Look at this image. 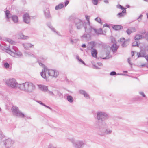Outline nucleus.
I'll list each match as a JSON object with an SVG mask.
<instances>
[{"label":"nucleus","mask_w":148,"mask_h":148,"mask_svg":"<svg viewBox=\"0 0 148 148\" xmlns=\"http://www.w3.org/2000/svg\"><path fill=\"white\" fill-rule=\"evenodd\" d=\"M94 117L96 121L94 123V126L96 128L98 127L97 124H99V127L107 124L106 121L109 118V114L105 111L99 110L94 115Z\"/></svg>","instance_id":"obj_1"},{"label":"nucleus","mask_w":148,"mask_h":148,"mask_svg":"<svg viewBox=\"0 0 148 148\" xmlns=\"http://www.w3.org/2000/svg\"><path fill=\"white\" fill-rule=\"evenodd\" d=\"M99 124H97V126H99ZM108 124H107L103 125L97 127L95 128L98 129V133L99 135L103 136L106 135L111 134L112 132L111 130L108 129Z\"/></svg>","instance_id":"obj_2"},{"label":"nucleus","mask_w":148,"mask_h":148,"mask_svg":"<svg viewBox=\"0 0 148 148\" xmlns=\"http://www.w3.org/2000/svg\"><path fill=\"white\" fill-rule=\"evenodd\" d=\"M4 51L14 57H19L22 55V53L18 51V48L14 46H13L11 49L6 47L4 49Z\"/></svg>","instance_id":"obj_3"},{"label":"nucleus","mask_w":148,"mask_h":148,"mask_svg":"<svg viewBox=\"0 0 148 148\" xmlns=\"http://www.w3.org/2000/svg\"><path fill=\"white\" fill-rule=\"evenodd\" d=\"M35 88V86L32 83L27 82L21 84L20 90L29 92H32Z\"/></svg>","instance_id":"obj_4"},{"label":"nucleus","mask_w":148,"mask_h":148,"mask_svg":"<svg viewBox=\"0 0 148 148\" xmlns=\"http://www.w3.org/2000/svg\"><path fill=\"white\" fill-rule=\"evenodd\" d=\"M74 23L77 29H81L83 27H84L85 32H90V29H88L86 25L84 24V21L78 18H76L74 20Z\"/></svg>","instance_id":"obj_5"},{"label":"nucleus","mask_w":148,"mask_h":148,"mask_svg":"<svg viewBox=\"0 0 148 148\" xmlns=\"http://www.w3.org/2000/svg\"><path fill=\"white\" fill-rule=\"evenodd\" d=\"M5 82L6 85L12 88H18L20 89L21 84H18L14 78H10L5 80Z\"/></svg>","instance_id":"obj_6"},{"label":"nucleus","mask_w":148,"mask_h":148,"mask_svg":"<svg viewBox=\"0 0 148 148\" xmlns=\"http://www.w3.org/2000/svg\"><path fill=\"white\" fill-rule=\"evenodd\" d=\"M1 143L5 148H13L12 146L14 142L11 138H9L3 140Z\"/></svg>","instance_id":"obj_7"},{"label":"nucleus","mask_w":148,"mask_h":148,"mask_svg":"<svg viewBox=\"0 0 148 148\" xmlns=\"http://www.w3.org/2000/svg\"><path fill=\"white\" fill-rule=\"evenodd\" d=\"M73 146L75 148H83L85 144L82 140H75L74 139L71 140Z\"/></svg>","instance_id":"obj_8"},{"label":"nucleus","mask_w":148,"mask_h":148,"mask_svg":"<svg viewBox=\"0 0 148 148\" xmlns=\"http://www.w3.org/2000/svg\"><path fill=\"white\" fill-rule=\"evenodd\" d=\"M11 110L16 116L21 118H24L25 117L24 114L19 111L18 107L13 106L12 107Z\"/></svg>","instance_id":"obj_9"},{"label":"nucleus","mask_w":148,"mask_h":148,"mask_svg":"<svg viewBox=\"0 0 148 148\" xmlns=\"http://www.w3.org/2000/svg\"><path fill=\"white\" fill-rule=\"evenodd\" d=\"M49 71V69H48L47 67L45 66L44 69H42L40 73L41 77L47 81L48 77V71Z\"/></svg>","instance_id":"obj_10"},{"label":"nucleus","mask_w":148,"mask_h":148,"mask_svg":"<svg viewBox=\"0 0 148 148\" xmlns=\"http://www.w3.org/2000/svg\"><path fill=\"white\" fill-rule=\"evenodd\" d=\"M92 31V29L90 32H86L87 34H84L82 36H81V38L82 40H85L89 41L91 39V34Z\"/></svg>","instance_id":"obj_11"},{"label":"nucleus","mask_w":148,"mask_h":148,"mask_svg":"<svg viewBox=\"0 0 148 148\" xmlns=\"http://www.w3.org/2000/svg\"><path fill=\"white\" fill-rule=\"evenodd\" d=\"M48 72V77L51 76L56 77L59 75V72L56 70L49 69V71Z\"/></svg>","instance_id":"obj_12"},{"label":"nucleus","mask_w":148,"mask_h":148,"mask_svg":"<svg viewBox=\"0 0 148 148\" xmlns=\"http://www.w3.org/2000/svg\"><path fill=\"white\" fill-rule=\"evenodd\" d=\"M23 22L27 23L29 24L30 22V17L28 14L26 13L24 14L23 16Z\"/></svg>","instance_id":"obj_13"},{"label":"nucleus","mask_w":148,"mask_h":148,"mask_svg":"<svg viewBox=\"0 0 148 148\" xmlns=\"http://www.w3.org/2000/svg\"><path fill=\"white\" fill-rule=\"evenodd\" d=\"M85 17L88 22H86L84 21V24H85V25H86L88 29H90V32L91 29H92V27L90 25V22L89 21L90 16L87 15H85Z\"/></svg>","instance_id":"obj_14"},{"label":"nucleus","mask_w":148,"mask_h":148,"mask_svg":"<svg viewBox=\"0 0 148 148\" xmlns=\"http://www.w3.org/2000/svg\"><path fill=\"white\" fill-rule=\"evenodd\" d=\"M22 45L26 50H28L29 48H33L34 45L30 43H23Z\"/></svg>","instance_id":"obj_15"},{"label":"nucleus","mask_w":148,"mask_h":148,"mask_svg":"<svg viewBox=\"0 0 148 148\" xmlns=\"http://www.w3.org/2000/svg\"><path fill=\"white\" fill-rule=\"evenodd\" d=\"M39 88L42 91L44 92H46L48 91V86L40 84L38 85Z\"/></svg>","instance_id":"obj_16"},{"label":"nucleus","mask_w":148,"mask_h":148,"mask_svg":"<svg viewBox=\"0 0 148 148\" xmlns=\"http://www.w3.org/2000/svg\"><path fill=\"white\" fill-rule=\"evenodd\" d=\"M146 55V52L145 50H141L140 52L137 53L138 58L144 57L145 55Z\"/></svg>","instance_id":"obj_17"},{"label":"nucleus","mask_w":148,"mask_h":148,"mask_svg":"<svg viewBox=\"0 0 148 148\" xmlns=\"http://www.w3.org/2000/svg\"><path fill=\"white\" fill-rule=\"evenodd\" d=\"M47 59V58H43L42 56H40L39 58L38 59V62L39 65L43 68V69H44V67H46L45 65L43 64L40 62L41 60V59L42 60L44 61Z\"/></svg>","instance_id":"obj_18"},{"label":"nucleus","mask_w":148,"mask_h":148,"mask_svg":"<svg viewBox=\"0 0 148 148\" xmlns=\"http://www.w3.org/2000/svg\"><path fill=\"white\" fill-rule=\"evenodd\" d=\"M112 28L116 31L121 30L123 28V27L120 25H113L112 26Z\"/></svg>","instance_id":"obj_19"},{"label":"nucleus","mask_w":148,"mask_h":148,"mask_svg":"<svg viewBox=\"0 0 148 148\" xmlns=\"http://www.w3.org/2000/svg\"><path fill=\"white\" fill-rule=\"evenodd\" d=\"M79 92L80 94L84 95V97L87 99H90L89 95L86 93L85 91L83 90H79Z\"/></svg>","instance_id":"obj_20"},{"label":"nucleus","mask_w":148,"mask_h":148,"mask_svg":"<svg viewBox=\"0 0 148 148\" xmlns=\"http://www.w3.org/2000/svg\"><path fill=\"white\" fill-rule=\"evenodd\" d=\"M118 48L119 46L116 44H113L112 45L110 49L113 53H114L117 51Z\"/></svg>","instance_id":"obj_21"},{"label":"nucleus","mask_w":148,"mask_h":148,"mask_svg":"<svg viewBox=\"0 0 148 148\" xmlns=\"http://www.w3.org/2000/svg\"><path fill=\"white\" fill-rule=\"evenodd\" d=\"M18 39H27L28 38V37L27 36L24 35L22 33H20L18 34L17 36Z\"/></svg>","instance_id":"obj_22"},{"label":"nucleus","mask_w":148,"mask_h":148,"mask_svg":"<svg viewBox=\"0 0 148 148\" xmlns=\"http://www.w3.org/2000/svg\"><path fill=\"white\" fill-rule=\"evenodd\" d=\"M126 14V10H122L121 12L117 14V16L118 18H121L124 16L125 14Z\"/></svg>","instance_id":"obj_23"},{"label":"nucleus","mask_w":148,"mask_h":148,"mask_svg":"<svg viewBox=\"0 0 148 148\" xmlns=\"http://www.w3.org/2000/svg\"><path fill=\"white\" fill-rule=\"evenodd\" d=\"M91 55L93 57L97 58L98 52L97 50L95 49H91Z\"/></svg>","instance_id":"obj_24"},{"label":"nucleus","mask_w":148,"mask_h":148,"mask_svg":"<svg viewBox=\"0 0 148 148\" xmlns=\"http://www.w3.org/2000/svg\"><path fill=\"white\" fill-rule=\"evenodd\" d=\"M44 13L45 16L47 18H49L51 17L50 12L48 9H47L44 11Z\"/></svg>","instance_id":"obj_25"},{"label":"nucleus","mask_w":148,"mask_h":148,"mask_svg":"<svg viewBox=\"0 0 148 148\" xmlns=\"http://www.w3.org/2000/svg\"><path fill=\"white\" fill-rule=\"evenodd\" d=\"M92 29H93L95 33L97 35L101 34L103 33V30L101 28H100L99 29L97 30L96 29L92 27Z\"/></svg>","instance_id":"obj_26"},{"label":"nucleus","mask_w":148,"mask_h":148,"mask_svg":"<svg viewBox=\"0 0 148 148\" xmlns=\"http://www.w3.org/2000/svg\"><path fill=\"white\" fill-rule=\"evenodd\" d=\"M54 91L56 92V96H57L59 99H62L63 98V95L60 92L57 90H55Z\"/></svg>","instance_id":"obj_27"},{"label":"nucleus","mask_w":148,"mask_h":148,"mask_svg":"<svg viewBox=\"0 0 148 148\" xmlns=\"http://www.w3.org/2000/svg\"><path fill=\"white\" fill-rule=\"evenodd\" d=\"M6 18L8 20H9L11 17V14L9 10H7L5 11Z\"/></svg>","instance_id":"obj_28"},{"label":"nucleus","mask_w":148,"mask_h":148,"mask_svg":"<svg viewBox=\"0 0 148 148\" xmlns=\"http://www.w3.org/2000/svg\"><path fill=\"white\" fill-rule=\"evenodd\" d=\"M67 99L68 101L71 103H72L73 102V99L72 96L70 95H68L67 96L66 98Z\"/></svg>","instance_id":"obj_29"},{"label":"nucleus","mask_w":148,"mask_h":148,"mask_svg":"<svg viewBox=\"0 0 148 148\" xmlns=\"http://www.w3.org/2000/svg\"><path fill=\"white\" fill-rule=\"evenodd\" d=\"M12 19L14 23H16L18 21V18L16 15L12 16Z\"/></svg>","instance_id":"obj_30"},{"label":"nucleus","mask_w":148,"mask_h":148,"mask_svg":"<svg viewBox=\"0 0 148 148\" xmlns=\"http://www.w3.org/2000/svg\"><path fill=\"white\" fill-rule=\"evenodd\" d=\"M63 7V3H60L56 6L55 9L56 10H58L62 8Z\"/></svg>","instance_id":"obj_31"},{"label":"nucleus","mask_w":148,"mask_h":148,"mask_svg":"<svg viewBox=\"0 0 148 148\" xmlns=\"http://www.w3.org/2000/svg\"><path fill=\"white\" fill-rule=\"evenodd\" d=\"M24 54L26 56H32L33 57L34 56V55L33 54L29 52L25 51L24 52Z\"/></svg>","instance_id":"obj_32"},{"label":"nucleus","mask_w":148,"mask_h":148,"mask_svg":"<svg viewBox=\"0 0 148 148\" xmlns=\"http://www.w3.org/2000/svg\"><path fill=\"white\" fill-rule=\"evenodd\" d=\"M142 38V35L140 34H137L136 35L134 38L135 40H139L141 39Z\"/></svg>","instance_id":"obj_33"},{"label":"nucleus","mask_w":148,"mask_h":148,"mask_svg":"<svg viewBox=\"0 0 148 148\" xmlns=\"http://www.w3.org/2000/svg\"><path fill=\"white\" fill-rule=\"evenodd\" d=\"M89 43L91 45V46L90 47V49H94V47H95L96 45L95 44V42L94 41H92L90 42Z\"/></svg>","instance_id":"obj_34"},{"label":"nucleus","mask_w":148,"mask_h":148,"mask_svg":"<svg viewBox=\"0 0 148 148\" xmlns=\"http://www.w3.org/2000/svg\"><path fill=\"white\" fill-rule=\"evenodd\" d=\"M135 101H140L141 99V98L138 96H137L134 98Z\"/></svg>","instance_id":"obj_35"},{"label":"nucleus","mask_w":148,"mask_h":148,"mask_svg":"<svg viewBox=\"0 0 148 148\" xmlns=\"http://www.w3.org/2000/svg\"><path fill=\"white\" fill-rule=\"evenodd\" d=\"M139 45L138 44V42L136 41H134L132 44V47L139 46Z\"/></svg>","instance_id":"obj_36"},{"label":"nucleus","mask_w":148,"mask_h":148,"mask_svg":"<svg viewBox=\"0 0 148 148\" xmlns=\"http://www.w3.org/2000/svg\"><path fill=\"white\" fill-rule=\"evenodd\" d=\"M76 58L77 60H78L80 62H81L82 64L85 65L86 64L84 62L81 58H80L79 57L77 56L76 57Z\"/></svg>","instance_id":"obj_37"},{"label":"nucleus","mask_w":148,"mask_h":148,"mask_svg":"<svg viewBox=\"0 0 148 148\" xmlns=\"http://www.w3.org/2000/svg\"><path fill=\"white\" fill-rule=\"evenodd\" d=\"M117 8L121 9L122 10H125L126 8H124L123 6H122L121 5L119 4L117 5Z\"/></svg>","instance_id":"obj_38"},{"label":"nucleus","mask_w":148,"mask_h":148,"mask_svg":"<svg viewBox=\"0 0 148 148\" xmlns=\"http://www.w3.org/2000/svg\"><path fill=\"white\" fill-rule=\"evenodd\" d=\"M95 20L98 23H100L101 24H102V22L101 21V19L97 17L95 18Z\"/></svg>","instance_id":"obj_39"},{"label":"nucleus","mask_w":148,"mask_h":148,"mask_svg":"<svg viewBox=\"0 0 148 148\" xmlns=\"http://www.w3.org/2000/svg\"><path fill=\"white\" fill-rule=\"evenodd\" d=\"M4 66L5 68L8 69L9 67L10 64L8 62H5L4 64Z\"/></svg>","instance_id":"obj_40"},{"label":"nucleus","mask_w":148,"mask_h":148,"mask_svg":"<svg viewBox=\"0 0 148 148\" xmlns=\"http://www.w3.org/2000/svg\"><path fill=\"white\" fill-rule=\"evenodd\" d=\"M110 53V52L109 51H108L106 52V55L107 56L106 57H105L103 58V59H107L109 58V57H108V56L109 55V54Z\"/></svg>","instance_id":"obj_41"},{"label":"nucleus","mask_w":148,"mask_h":148,"mask_svg":"<svg viewBox=\"0 0 148 148\" xmlns=\"http://www.w3.org/2000/svg\"><path fill=\"white\" fill-rule=\"evenodd\" d=\"M139 93L140 95H141L142 97L145 98V99H147V97L146 96V95L144 94V93L143 92H139Z\"/></svg>","instance_id":"obj_42"},{"label":"nucleus","mask_w":148,"mask_h":148,"mask_svg":"<svg viewBox=\"0 0 148 148\" xmlns=\"http://www.w3.org/2000/svg\"><path fill=\"white\" fill-rule=\"evenodd\" d=\"M49 28H50L52 31L58 34H59V32L58 31H56L55 29V28L52 26L50 27Z\"/></svg>","instance_id":"obj_43"},{"label":"nucleus","mask_w":148,"mask_h":148,"mask_svg":"<svg viewBox=\"0 0 148 148\" xmlns=\"http://www.w3.org/2000/svg\"><path fill=\"white\" fill-rule=\"evenodd\" d=\"M126 33L128 35H130L131 33H132V30L130 29H128L126 31Z\"/></svg>","instance_id":"obj_44"},{"label":"nucleus","mask_w":148,"mask_h":148,"mask_svg":"<svg viewBox=\"0 0 148 148\" xmlns=\"http://www.w3.org/2000/svg\"><path fill=\"white\" fill-rule=\"evenodd\" d=\"M47 92H48V93L49 94L53 96H54L55 95L54 94L52 91H50L48 90V91H47Z\"/></svg>","instance_id":"obj_45"},{"label":"nucleus","mask_w":148,"mask_h":148,"mask_svg":"<svg viewBox=\"0 0 148 148\" xmlns=\"http://www.w3.org/2000/svg\"><path fill=\"white\" fill-rule=\"evenodd\" d=\"M116 73L115 71H112L110 73V75L111 76L116 75Z\"/></svg>","instance_id":"obj_46"},{"label":"nucleus","mask_w":148,"mask_h":148,"mask_svg":"<svg viewBox=\"0 0 148 148\" xmlns=\"http://www.w3.org/2000/svg\"><path fill=\"white\" fill-rule=\"evenodd\" d=\"M92 2L94 5H97L98 3V0H92Z\"/></svg>","instance_id":"obj_47"},{"label":"nucleus","mask_w":148,"mask_h":148,"mask_svg":"<svg viewBox=\"0 0 148 148\" xmlns=\"http://www.w3.org/2000/svg\"><path fill=\"white\" fill-rule=\"evenodd\" d=\"M130 30H132V32H136V29L134 27H132L130 28Z\"/></svg>","instance_id":"obj_48"},{"label":"nucleus","mask_w":148,"mask_h":148,"mask_svg":"<svg viewBox=\"0 0 148 148\" xmlns=\"http://www.w3.org/2000/svg\"><path fill=\"white\" fill-rule=\"evenodd\" d=\"M125 41V39L124 38H121L120 39V42L123 43Z\"/></svg>","instance_id":"obj_49"},{"label":"nucleus","mask_w":148,"mask_h":148,"mask_svg":"<svg viewBox=\"0 0 148 148\" xmlns=\"http://www.w3.org/2000/svg\"><path fill=\"white\" fill-rule=\"evenodd\" d=\"M4 136H5L3 134L2 132L1 131H0V138H3Z\"/></svg>","instance_id":"obj_50"},{"label":"nucleus","mask_w":148,"mask_h":148,"mask_svg":"<svg viewBox=\"0 0 148 148\" xmlns=\"http://www.w3.org/2000/svg\"><path fill=\"white\" fill-rule=\"evenodd\" d=\"M69 1L68 0H66L64 2V6L66 7L69 3Z\"/></svg>","instance_id":"obj_51"},{"label":"nucleus","mask_w":148,"mask_h":148,"mask_svg":"<svg viewBox=\"0 0 148 148\" xmlns=\"http://www.w3.org/2000/svg\"><path fill=\"white\" fill-rule=\"evenodd\" d=\"M127 45H126V42H124L122 44V46L123 47H126Z\"/></svg>","instance_id":"obj_52"},{"label":"nucleus","mask_w":148,"mask_h":148,"mask_svg":"<svg viewBox=\"0 0 148 148\" xmlns=\"http://www.w3.org/2000/svg\"><path fill=\"white\" fill-rule=\"evenodd\" d=\"M92 65L93 66V68L95 69H100V68L97 66H96L95 64H92Z\"/></svg>","instance_id":"obj_53"},{"label":"nucleus","mask_w":148,"mask_h":148,"mask_svg":"<svg viewBox=\"0 0 148 148\" xmlns=\"http://www.w3.org/2000/svg\"><path fill=\"white\" fill-rule=\"evenodd\" d=\"M37 102L38 103H39L40 104V105L44 106L45 105V104L42 103V102L40 101H37Z\"/></svg>","instance_id":"obj_54"},{"label":"nucleus","mask_w":148,"mask_h":148,"mask_svg":"<svg viewBox=\"0 0 148 148\" xmlns=\"http://www.w3.org/2000/svg\"><path fill=\"white\" fill-rule=\"evenodd\" d=\"M143 16V15L142 14L140 15L138 17V20L139 21H140L141 19V18Z\"/></svg>","instance_id":"obj_55"},{"label":"nucleus","mask_w":148,"mask_h":148,"mask_svg":"<svg viewBox=\"0 0 148 148\" xmlns=\"http://www.w3.org/2000/svg\"><path fill=\"white\" fill-rule=\"evenodd\" d=\"M109 27L110 26L107 23H105V24H104L103 25V27Z\"/></svg>","instance_id":"obj_56"},{"label":"nucleus","mask_w":148,"mask_h":148,"mask_svg":"<svg viewBox=\"0 0 148 148\" xmlns=\"http://www.w3.org/2000/svg\"><path fill=\"white\" fill-rule=\"evenodd\" d=\"M111 42L112 43H114V44H116V42L114 39H112L111 40Z\"/></svg>","instance_id":"obj_57"},{"label":"nucleus","mask_w":148,"mask_h":148,"mask_svg":"<svg viewBox=\"0 0 148 148\" xmlns=\"http://www.w3.org/2000/svg\"><path fill=\"white\" fill-rule=\"evenodd\" d=\"M44 106H45V107L48 108V109H50V110H52V108H51V107H50L49 106H48L46 105L45 104Z\"/></svg>","instance_id":"obj_58"},{"label":"nucleus","mask_w":148,"mask_h":148,"mask_svg":"<svg viewBox=\"0 0 148 148\" xmlns=\"http://www.w3.org/2000/svg\"><path fill=\"white\" fill-rule=\"evenodd\" d=\"M48 148H56L53 146L52 145L50 144L48 147Z\"/></svg>","instance_id":"obj_59"},{"label":"nucleus","mask_w":148,"mask_h":148,"mask_svg":"<svg viewBox=\"0 0 148 148\" xmlns=\"http://www.w3.org/2000/svg\"><path fill=\"white\" fill-rule=\"evenodd\" d=\"M145 38L148 41V33H147L145 34Z\"/></svg>","instance_id":"obj_60"},{"label":"nucleus","mask_w":148,"mask_h":148,"mask_svg":"<svg viewBox=\"0 0 148 148\" xmlns=\"http://www.w3.org/2000/svg\"><path fill=\"white\" fill-rule=\"evenodd\" d=\"M144 58H145L147 61H148V54H147V55H145Z\"/></svg>","instance_id":"obj_61"},{"label":"nucleus","mask_w":148,"mask_h":148,"mask_svg":"<svg viewBox=\"0 0 148 148\" xmlns=\"http://www.w3.org/2000/svg\"><path fill=\"white\" fill-rule=\"evenodd\" d=\"M69 30L70 33L71 34L72 33V32H73V29L72 27V26L71 27L69 28Z\"/></svg>","instance_id":"obj_62"},{"label":"nucleus","mask_w":148,"mask_h":148,"mask_svg":"<svg viewBox=\"0 0 148 148\" xmlns=\"http://www.w3.org/2000/svg\"><path fill=\"white\" fill-rule=\"evenodd\" d=\"M70 42L72 44H73L74 43V40H73L71 38L70 39Z\"/></svg>","instance_id":"obj_63"},{"label":"nucleus","mask_w":148,"mask_h":148,"mask_svg":"<svg viewBox=\"0 0 148 148\" xmlns=\"http://www.w3.org/2000/svg\"><path fill=\"white\" fill-rule=\"evenodd\" d=\"M47 25L49 28H50L52 26L51 25V24L50 23H47Z\"/></svg>","instance_id":"obj_64"}]
</instances>
